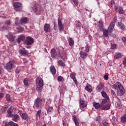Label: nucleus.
I'll use <instances>...</instances> for the list:
<instances>
[{
    "label": "nucleus",
    "instance_id": "obj_1",
    "mask_svg": "<svg viewBox=\"0 0 126 126\" xmlns=\"http://www.w3.org/2000/svg\"><path fill=\"white\" fill-rule=\"evenodd\" d=\"M113 89L118 90V96H123L125 94V89L120 82H117L113 85Z\"/></svg>",
    "mask_w": 126,
    "mask_h": 126
},
{
    "label": "nucleus",
    "instance_id": "obj_2",
    "mask_svg": "<svg viewBox=\"0 0 126 126\" xmlns=\"http://www.w3.org/2000/svg\"><path fill=\"white\" fill-rule=\"evenodd\" d=\"M91 48L90 46L87 45L86 47L81 48V51L80 52L79 55L82 60H85L87 58V53H89V49Z\"/></svg>",
    "mask_w": 126,
    "mask_h": 126
},
{
    "label": "nucleus",
    "instance_id": "obj_3",
    "mask_svg": "<svg viewBox=\"0 0 126 126\" xmlns=\"http://www.w3.org/2000/svg\"><path fill=\"white\" fill-rule=\"evenodd\" d=\"M36 91L37 92H42V90H43V86H44L43 79L40 77H38L36 79Z\"/></svg>",
    "mask_w": 126,
    "mask_h": 126
},
{
    "label": "nucleus",
    "instance_id": "obj_4",
    "mask_svg": "<svg viewBox=\"0 0 126 126\" xmlns=\"http://www.w3.org/2000/svg\"><path fill=\"white\" fill-rule=\"evenodd\" d=\"M56 49L52 48L51 51V56L52 59H56V58H59V57H62V55L60 52V48L56 47ZM58 50V51H57Z\"/></svg>",
    "mask_w": 126,
    "mask_h": 126
},
{
    "label": "nucleus",
    "instance_id": "obj_5",
    "mask_svg": "<svg viewBox=\"0 0 126 126\" xmlns=\"http://www.w3.org/2000/svg\"><path fill=\"white\" fill-rule=\"evenodd\" d=\"M16 66L15 65V62L14 61H10L6 63V65L4 66V69L6 70H11L12 68H15Z\"/></svg>",
    "mask_w": 126,
    "mask_h": 126
},
{
    "label": "nucleus",
    "instance_id": "obj_6",
    "mask_svg": "<svg viewBox=\"0 0 126 126\" xmlns=\"http://www.w3.org/2000/svg\"><path fill=\"white\" fill-rule=\"evenodd\" d=\"M43 106V99L40 97L34 100L33 108H41Z\"/></svg>",
    "mask_w": 126,
    "mask_h": 126
},
{
    "label": "nucleus",
    "instance_id": "obj_7",
    "mask_svg": "<svg viewBox=\"0 0 126 126\" xmlns=\"http://www.w3.org/2000/svg\"><path fill=\"white\" fill-rule=\"evenodd\" d=\"M13 7L15 11H21L22 10V3L20 2H15L14 3Z\"/></svg>",
    "mask_w": 126,
    "mask_h": 126
},
{
    "label": "nucleus",
    "instance_id": "obj_8",
    "mask_svg": "<svg viewBox=\"0 0 126 126\" xmlns=\"http://www.w3.org/2000/svg\"><path fill=\"white\" fill-rule=\"evenodd\" d=\"M18 53L21 56H23V57H26V56L29 55V52L28 50H26L25 48H24L23 49H19Z\"/></svg>",
    "mask_w": 126,
    "mask_h": 126
},
{
    "label": "nucleus",
    "instance_id": "obj_9",
    "mask_svg": "<svg viewBox=\"0 0 126 126\" xmlns=\"http://www.w3.org/2000/svg\"><path fill=\"white\" fill-rule=\"evenodd\" d=\"M25 43L27 46L31 45L34 43V39L31 37V36H27L25 40Z\"/></svg>",
    "mask_w": 126,
    "mask_h": 126
},
{
    "label": "nucleus",
    "instance_id": "obj_10",
    "mask_svg": "<svg viewBox=\"0 0 126 126\" xmlns=\"http://www.w3.org/2000/svg\"><path fill=\"white\" fill-rule=\"evenodd\" d=\"M58 25L59 27V31L62 32V31L64 30L63 25V23L62 22V19L60 18L58 19Z\"/></svg>",
    "mask_w": 126,
    "mask_h": 126
},
{
    "label": "nucleus",
    "instance_id": "obj_11",
    "mask_svg": "<svg viewBox=\"0 0 126 126\" xmlns=\"http://www.w3.org/2000/svg\"><path fill=\"white\" fill-rule=\"evenodd\" d=\"M7 39L10 42H14L15 39V36H13V34L11 32H9L7 36Z\"/></svg>",
    "mask_w": 126,
    "mask_h": 126
},
{
    "label": "nucleus",
    "instance_id": "obj_12",
    "mask_svg": "<svg viewBox=\"0 0 126 126\" xmlns=\"http://www.w3.org/2000/svg\"><path fill=\"white\" fill-rule=\"evenodd\" d=\"M79 104L80 108H81V110H83V109H85V108H86L87 106V104L85 103V101L82 99L80 100Z\"/></svg>",
    "mask_w": 126,
    "mask_h": 126
},
{
    "label": "nucleus",
    "instance_id": "obj_13",
    "mask_svg": "<svg viewBox=\"0 0 126 126\" xmlns=\"http://www.w3.org/2000/svg\"><path fill=\"white\" fill-rule=\"evenodd\" d=\"M24 40H25V35H24L23 34H21L18 37V38H17L16 41L17 42V43H18V44H20V43H21V42L24 41Z\"/></svg>",
    "mask_w": 126,
    "mask_h": 126
},
{
    "label": "nucleus",
    "instance_id": "obj_14",
    "mask_svg": "<svg viewBox=\"0 0 126 126\" xmlns=\"http://www.w3.org/2000/svg\"><path fill=\"white\" fill-rule=\"evenodd\" d=\"M44 30L45 32H51V25L46 23L44 26Z\"/></svg>",
    "mask_w": 126,
    "mask_h": 126
},
{
    "label": "nucleus",
    "instance_id": "obj_15",
    "mask_svg": "<svg viewBox=\"0 0 126 126\" xmlns=\"http://www.w3.org/2000/svg\"><path fill=\"white\" fill-rule=\"evenodd\" d=\"M114 28H115V23H114V22H112L108 27V31L109 33H111L112 31H113Z\"/></svg>",
    "mask_w": 126,
    "mask_h": 126
},
{
    "label": "nucleus",
    "instance_id": "obj_16",
    "mask_svg": "<svg viewBox=\"0 0 126 126\" xmlns=\"http://www.w3.org/2000/svg\"><path fill=\"white\" fill-rule=\"evenodd\" d=\"M104 87V84L102 83H100L99 84L96 88V90L97 92H101V91H102V89H103Z\"/></svg>",
    "mask_w": 126,
    "mask_h": 126
},
{
    "label": "nucleus",
    "instance_id": "obj_17",
    "mask_svg": "<svg viewBox=\"0 0 126 126\" xmlns=\"http://www.w3.org/2000/svg\"><path fill=\"white\" fill-rule=\"evenodd\" d=\"M110 108V105L109 104H101V110H104V111H107L109 110Z\"/></svg>",
    "mask_w": 126,
    "mask_h": 126
},
{
    "label": "nucleus",
    "instance_id": "obj_18",
    "mask_svg": "<svg viewBox=\"0 0 126 126\" xmlns=\"http://www.w3.org/2000/svg\"><path fill=\"white\" fill-rule=\"evenodd\" d=\"M115 10L116 12L119 13V14H124V10L121 7H117L116 8H115Z\"/></svg>",
    "mask_w": 126,
    "mask_h": 126
},
{
    "label": "nucleus",
    "instance_id": "obj_19",
    "mask_svg": "<svg viewBox=\"0 0 126 126\" xmlns=\"http://www.w3.org/2000/svg\"><path fill=\"white\" fill-rule=\"evenodd\" d=\"M11 118H12V121H13L14 122H17L19 120V115H18V114H13L12 116L11 117Z\"/></svg>",
    "mask_w": 126,
    "mask_h": 126
},
{
    "label": "nucleus",
    "instance_id": "obj_20",
    "mask_svg": "<svg viewBox=\"0 0 126 126\" xmlns=\"http://www.w3.org/2000/svg\"><path fill=\"white\" fill-rule=\"evenodd\" d=\"M70 76V78H71V79H72L73 80L75 84L77 85V83H78V82H77L76 77H75V75H74V74H73V73H71Z\"/></svg>",
    "mask_w": 126,
    "mask_h": 126
},
{
    "label": "nucleus",
    "instance_id": "obj_21",
    "mask_svg": "<svg viewBox=\"0 0 126 126\" xmlns=\"http://www.w3.org/2000/svg\"><path fill=\"white\" fill-rule=\"evenodd\" d=\"M21 117L22 120H24V121H28V119L29 116L27 114V113H23L21 115Z\"/></svg>",
    "mask_w": 126,
    "mask_h": 126
},
{
    "label": "nucleus",
    "instance_id": "obj_22",
    "mask_svg": "<svg viewBox=\"0 0 126 126\" xmlns=\"http://www.w3.org/2000/svg\"><path fill=\"white\" fill-rule=\"evenodd\" d=\"M29 82H30V80H29V78H26L23 80V83L26 87L29 86Z\"/></svg>",
    "mask_w": 126,
    "mask_h": 126
},
{
    "label": "nucleus",
    "instance_id": "obj_23",
    "mask_svg": "<svg viewBox=\"0 0 126 126\" xmlns=\"http://www.w3.org/2000/svg\"><path fill=\"white\" fill-rule=\"evenodd\" d=\"M27 21H28V18L27 17H22L21 18L20 23L21 24H26L27 23Z\"/></svg>",
    "mask_w": 126,
    "mask_h": 126
},
{
    "label": "nucleus",
    "instance_id": "obj_24",
    "mask_svg": "<svg viewBox=\"0 0 126 126\" xmlns=\"http://www.w3.org/2000/svg\"><path fill=\"white\" fill-rule=\"evenodd\" d=\"M92 87L91 85L87 84V85L85 87V90H87L88 92H89L90 93H91L92 92Z\"/></svg>",
    "mask_w": 126,
    "mask_h": 126
},
{
    "label": "nucleus",
    "instance_id": "obj_25",
    "mask_svg": "<svg viewBox=\"0 0 126 126\" xmlns=\"http://www.w3.org/2000/svg\"><path fill=\"white\" fill-rule=\"evenodd\" d=\"M118 26L120 28V29H121V30L124 31L125 30V29H126V26L121 22H119L118 23Z\"/></svg>",
    "mask_w": 126,
    "mask_h": 126
},
{
    "label": "nucleus",
    "instance_id": "obj_26",
    "mask_svg": "<svg viewBox=\"0 0 126 126\" xmlns=\"http://www.w3.org/2000/svg\"><path fill=\"white\" fill-rule=\"evenodd\" d=\"M93 106L95 108V109H96V110H98V109H101V103H97V102H94L93 103Z\"/></svg>",
    "mask_w": 126,
    "mask_h": 126
},
{
    "label": "nucleus",
    "instance_id": "obj_27",
    "mask_svg": "<svg viewBox=\"0 0 126 126\" xmlns=\"http://www.w3.org/2000/svg\"><path fill=\"white\" fill-rule=\"evenodd\" d=\"M101 93V95L103 98H104V99H110V97H109V95H108L106 92L102 91Z\"/></svg>",
    "mask_w": 126,
    "mask_h": 126
},
{
    "label": "nucleus",
    "instance_id": "obj_28",
    "mask_svg": "<svg viewBox=\"0 0 126 126\" xmlns=\"http://www.w3.org/2000/svg\"><path fill=\"white\" fill-rule=\"evenodd\" d=\"M103 35L104 37H108L109 36V31L106 29H102Z\"/></svg>",
    "mask_w": 126,
    "mask_h": 126
},
{
    "label": "nucleus",
    "instance_id": "obj_29",
    "mask_svg": "<svg viewBox=\"0 0 126 126\" xmlns=\"http://www.w3.org/2000/svg\"><path fill=\"white\" fill-rule=\"evenodd\" d=\"M50 71L52 74L55 75L56 73V68L54 66H51L50 67Z\"/></svg>",
    "mask_w": 126,
    "mask_h": 126
},
{
    "label": "nucleus",
    "instance_id": "obj_30",
    "mask_svg": "<svg viewBox=\"0 0 126 126\" xmlns=\"http://www.w3.org/2000/svg\"><path fill=\"white\" fill-rule=\"evenodd\" d=\"M57 80L59 82H64L65 79L64 77L62 76H59L57 78Z\"/></svg>",
    "mask_w": 126,
    "mask_h": 126
},
{
    "label": "nucleus",
    "instance_id": "obj_31",
    "mask_svg": "<svg viewBox=\"0 0 126 126\" xmlns=\"http://www.w3.org/2000/svg\"><path fill=\"white\" fill-rule=\"evenodd\" d=\"M32 8L34 12H39V7L36 5H33Z\"/></svg>",
    "mask_w": 126,
    "mask_h": 126
},
{
    "label": "nucleus",
    "instance_id": "obj_32",
    "mask_svg": "<svg viewBox=\"0 0 126 126\" xmlns=\"http://www.w3.org/2000/svg\"><path fill=\"white\" fill-rule=\"evenodd\" d=\"M108 101H110V98H103L100 103L101 105H106L108 103Z\"/></svg>",
    "mask_w": 126,
    "mask_h": 126
},
{
    "label": "nucleus",
    "instance_id": "obj_33",
    "mask_svg": "<svg viewBox=\"0 0 126 126\" xmlns=\"http://www.w3.org/2000/svg\"><path fill=\"white\" fill-rule=\"evenodd\" d=\"M7 113L8 114L9 117H12L13 115V109L10 108L8 109L7 111Z\"/></svg>",
    "mask_w": 126,
    "mask_h": 126
},
{
    "label": "nucleus",
    "instance_id": "obj_34",
    "mask_svg": "<svg viewBox=\"0 0 126 126\" xmlns=\"http://www.w3.org/2000/svg\"><path fill=\"white\" fill-rule=\"evenodd\" d=\"M68 43H69V46H73V45H74V41L73 40V39H72V38H71V37H69L68 39Z\"/></svg>",
    "mask_w": 126,
    "mask_h": 126
},
{
    "label": "nucleus",
    "instance_id": "obj_35",
    "mask_svg": "<svg viewBox=\"0 0 126 126\" xmlns=\"http://www.w3.org/2000/svg\"><path fill=\"white\" fill-rule=\"evenodd\" d=\"M122 58V54L120 53H116L114 56V59H116V60H118L120 58Z\"/></svg>",
    "mask_w": 126,
    "mask_h": 126
},
{
    "label": "nucleus",
    "instance_id": "obj_36",
    "mask_svg": "<svg viewBox=\"0 0 126 126\" xmlns=\"http://www.w3.org/2000/svg\"><path fill=\"white\" fill-rule=\"evenodd\" d=\"M59 64L61 65V66H62L63 67H64L65 66V63L62 60H60L58 62Z\"/></svg>",
    "mask_w": 126,
    "mask_h": 126
},
{
    "label": "nucleus",
    "instance_id": "obj_37",
    "mask_svg": "<svg viewBox=\"0 0 126 126\" xmlns=\"http://www.w3.org/2000/svg\"><path fill=\"white\" fill-rule=\"evenodd\" d=\"M121 121L122 123H126V113L121 118Z\"/></svg>",
    "mask_w": 126,
    "mask_h": 126
},
{
    "label": "nucleus",
    "instance_id": "obj_38",
    "mask_svg": "<svg viewBox=\"0 0 126 126\" xmlns=\"http://www.w3.org/2000/svg\"><path fill=\"white\" fill-rule=\"evenodd\" d=\"M9 126H19L18 124L15 123L14 122L11 121L8 123Z\"/></svg>",
    "mask_w": 126,
    "mask_h": 126
},
{
    "label": "nucleus",
    "instance_id": "obj_39",
    "mask_svg": "<svg viewBox=\"0 0 126 126\" xmlns=\"http://www.w3.org/2000/svg\"><path fill=\"white\" fill-rule=\"evenodd\" d=\"M41 115H42V110H38L36 112V118H40Z\"/></svg>",
    "mask_w": 126,
    "mask_h": 126
},
{
    "label": "nucleus",
    "instance_id": "obj_40",
    "mask_svg": "<svg viewBox=\"0 0 126 126\" xmlns=\"http://www.w3.org/2000/svg\"><path fill=\"white\" fill-rule=\"evenodd\" d=\"M45 109L47 111V113H50L52 112V110H53V107H51L50 106H47L45 107Z\"/></svg>",
    "mask_w": 126,
    "mask_h": 126
},
{
    "label": "nucleus",
    "instance_id": "obj_41",
    "mask_svg": "<svg viewBox=\"0 0 126 126\" xmlns=\"http://www.w3.org/2000/svg\"><path fill=\"white\" fill-rule=\"evenodd\" d=\"M103 26H104V25L103 24V23L99 22L98 23V27H99L100 29L103 30Z\"/></svg>",
    "mask_w": 126,
    "mask_h": 126
},
{
    "label": "nucleus",
    "instance_id": "obj_42",
    "mask_svg": "<svg viewBox=\"0 0 126 126\" xmlns=\"http://www.w3.org/2000/svg\"><path fill=\"white\" fill-rule=\"evenodd\" d=\"M7 107H6V106H3L1 108L2 114H4V112H5V111H7Z\"/></svg>",
    "mask_w": 126,
    "mask_h": 126
},
{
    "label": "nucleus",
    "instance_id": "obj_43",
    "mask_svg": "<svg viewBox=\"0 0 126 126\" xmlns=\"http://www.w3.org/2000/svg\"><path fill=\"white\" fill-rule=\"evenodd\" d=\"M5 98H6V101H7V102L10 101V95H9V94H6Z\"/></svg>",
    "mask_w": 126,
    "mask_h": 126
},
{
    "label": "nucleus",
    "instance_id": "obj_44",
    "mask_svg": "<svg viewBox=\"0 0 126 126\" xmlns=\"http://www.w3.org/2000/svg\"><path fill=\"white\" fill-rule=\"evenodd\" d=\"M76 28H78V29H81V24L80 23H77L76 24Z\"/></svg>",
    "mask_w": 126,
    "mask_h": 126
},
{
    "label": "nucleus",
    "instance_id": "obj_45",
    "mask_svg": "<svg viewBox=\"0 0 126 126\" xmlns=\"http://www.w3.org/2000/svg\"><path fill=\"white\" fill-rule=\"evenodd\" d=\"M72 120H73V122L78 121L77 117H76V116L74 114H73L72 115Z\"/></svg>",
    "mask_w": 126,
    "mask_h": 126
},
{
    "label": "nucleus",
    "instance_id": "obj_46",
    "mask_svg": "<svg viewBox=\"0 0 126 126\" xmlns=\"http://www.w3.org/2000/svg\"><path fill=\"white\" fill-rule=\"evenodd\" d=\"M105 80H108L109 79V73H106L103 77Z\"/></svg>",
    "mask_w": 126,
    "mask_h": 126
},
{
    "label": "nucleus",
    "instance_id": "obj_47",
    "mask_svg": "<svg viewBox=\"0 0 126 126\" xmlns=\"http://www.w3.org/2000/svg\"><path fill=\"white\" fill-rule=\"evenodd\" d=\"M117 106H118L119 109H122V103L121 102V101H119L117 103Z\"/></svg>",
    "mask_w": 126,
    "mask_h": 126
},
{
    "label": "nucleus",
    "instance_id": "obj_48",
    "mask_svg": "<svg viewBox=\"0 0 126 126\" xmlns=\"http://www.w3.org/2000/svg\"><path fill=\"white\" fill-rule=\"evenodd\" d=\"M72 0L73 1L74 4L76 6H77V5H78V4L79 3L78 0Z\"/></svg>",
    "mask_w": 126,
    "mask_h": 126
},
{
    "label": "nucleus",
    "instance_id": "obj_49",
    "mask_svg": "<svg viewBox=\"0 0 126 126\" xmlns=\"http://www.w3.org/2000/svg\"><path fill=\"white\" fill-rule=\"evenodd\" d=\"M101 117L100 116H98L96 118V122H98V123H100L101 122V120H102V118H101Z\"/></svg>",
    "mask_w": 126,
    "mask_h": 126
},
{
    "label": "nucleus",
    "instance_id": "obj_50",
    "mask_svg": "<svg viewBox=\"0 0 126 126\" xmlns=\"http://www.w3.org/2000/svg\"><path fill=\"white\" fill-rule=\"evenodd\" d=\"M4 97V93H0V100H1Z\"/></svg>",
    "mask_w": 126,
    "mask_h": 126
},
{
    "label": "nucleus",
    "instance_id": "obj_51",
    "mask_svg": "<svg viewBox=\"0 0 126 126\" xmlns=\"http://www.w3.org/2000/svg\"><path fill=\"white\" fill-rule=\"evenodd\" d=\"M53 29H54V30H55V31H57V30H58V27L57 26V23H54Z\"/></svg>",
    "mask_w": 126,
    "mask_h": 126
},
{
    "label": "nucleus",
    "instance_id": "obj_52",
    "mask_svg": "<svg viewBox=\"0 0 126 126\" xmlns=\"http://www.w3.org/2000/svg\"><path fill=\"white\" fill-rule=\"evenodd\" d=\"M24 90V88L23 87H20L17 89V91H19V92H22Z\"/></svg>",
    "mask_w": 126,
    "mask_h": 126
},
{
    "label": "nucleus",
    "instance_id": "obj_53",
    "mask_svg": "<svg viewBox=\"0 0 126 126\" xmlns=\"http://www.w3.org/2000/svg\"><path fill=\"white\" fill-rule=\"evenodd\" d=\"M19 72H20V70L19 69V67H17L16 70H15V73H19Z\"/></svg>",
    "mask_w": 126,
    "mask_h": 126
},
{
    "label": "nucleus",
    "instance_id": "obj_54",
    "mask_svg": "<svg viewBox=\"0 0 126 126\" xmlns=\"http://www.w3.org/2000/svg\"><path fill=\"white\" fill-rule=\"evenodd\" d=\"M75 126H79V122H78V120H76V121H74Z\"/></svg>",
    "mask_w": 126,
    "mask_h": 126
},
{
    "label": "nucleus",
    "instance_id": "obj_55",
    "mask_svg": "<svg viewBox=\"0 0 126 126\" xmlns=\"http://www.w3.org/2000/svg\"><path fill=\"white\" fill-rule=\"evenodd\" d=\"M111 49H117V44H112Z\"/></svg>",
    "mask_w": 126,
    "mask_h": 126
},
{
    "label": "nucleus",
    "instance_id": "obj_56",
    "mask_svg": "<svg viewBox=\"0 0 126 126\" xmlns=\"http://www.w3.org/2000/svg\"><path fill=\"white\" fill-rule=\"evenodd\" d=\"M111 94L112 96H116V92H115V91L111 90Z\"/></svg>",
    "mask_w": 126,
    "mask_h": 126
},
{
    "label": "nucleus",
    "instance_id": "obj_57",
    "mask_svg": "<svg viewBox=\"0 0 126 126\" xmlns=\"http://www.w3.org/2000/svg\"><path fill=\"white\" fill-rule=\"evenodd\" d=\"M108 125H109V123L105 121V122H103V125L104 126H108Z\"/></svg>",
    "mask_w": 126,
    "mask_h": 126
},
{
    "label": "nucleus",
    "instance_id": "obj_58",
    "mask_svg": "<svg viewBox=\"0 0 126 126\" xmlns=\"http://www.w3.org/2000/svg\"><path fill=\"white\" fill-rule=\"evenodd\" d=\"M10 20H8L5 21V24H7V25H10L11 24Z\"/></svg>",
    "mask_w": 126,
    "mask_h": 126
},
{
    "label": "nucleus",
    "instance_id": "obj_59",
    "mask_svg": "<svg viewBox=\"0 0 126 126\" xmlns=\"http://www.w3.org/2000/svg\"><path fill=\"white\" fill-rule=\"evenodd\" d=\"M18 113H19V114H20V115H22V114H23V113H22V110H19Z\"/></svg>",
    "mask_w": 126,
    "mask_h": 126
},
{
    "label": "nucleus",
    "instance_id": "obj_60",
    "mask_svg": "<svg viewBox=\"0 0 126 126\" xmlns=\"http://www.w3.org/2000/svg\"><path fill=\"white\" fill-rule=\"evenodd\" d=\"M15 24L17 26H19V23H18V22H17V21L15 22Z\"/></svg>",
    "mask_w": 126,
    "mask_h": 126
},
{
    "label": "nucleus",
    "instance_id": "obj_61",
    "mask_svg": "<svg viewBox=\"0 0 126 126\" xmlns=\"http://www.w3.org/2000/svg\"><path fill=\"white\" fill-rule=\"evenodd\" d=\"M17 29L18 30H20V31H22V29H23V28H17Z\"/></svg>",
    "mask_w": 126,
    "mask_h": 126
},
{
    "label": "nucleus",
    "instance_id": "obj_62",
    "mask_svg": "<svg viewBox=\"0 0 126 126\" xmlns=\"http://www.w3.org/2000/svg\"><path fill=\"white\" fill-rule=\"evenodd\" d=\"M111 4H115V1L112 0L111 2Z\"/></svg>",
    "mask_w": 126,
    "mask_h": 126
},
{
    "label": "nucleus",
    "instance_id": "obj_63",
    "mask_svg": "<svg viewBox=\"0 0 126 126\" xmlns=\"http://www.w3.org/2000/svg\"><path fill=\"white\" fill-rule=\"evenodd\" d=\"M1 67L0 66V75L1 74Z\"/></svg>",
    "mask_w": 126,
    "mask_h": 126
},
{
    "label": "nucleus",
    "instance_id": "obj_64",
    "mask_svg": "<svg viewBox=\"0 0 126 126\" xmlns=\"http://www.w3.org/2000/svg\"><path fill=\"white\" fill-rule=\"evenodd\" d=\"M64 34H66V32L65 31H63Z\"/></svg>",
    "mask_w": 126,
    "mask_h": 126
}]
</instances>
